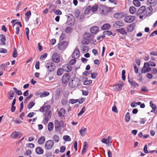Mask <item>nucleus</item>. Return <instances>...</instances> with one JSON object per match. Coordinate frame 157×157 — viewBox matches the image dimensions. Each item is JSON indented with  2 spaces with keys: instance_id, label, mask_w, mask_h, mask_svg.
<instances>
[{
  "instance_id": "obj_1",
  "label": "nucleus",
  "mask_w": 157,
  "mask_h": 157,
  "mask_svg": "<svg viewBox=\"0 0 157 157\" xmlns=\"http://www.w3.org/2000/svg\"><path fill=\"white\" fill-rule=\"evenodd\" d=\"M81 85L80 81L77 78H74L69 83V86L71 88H75Z\"/></svg>"
},
{
  "instance_id": "obj_2",
  "label": "nucleus",
  "mask_w": 157,
  "mask_h": 157,
  "mask_svg": "<svg viewBox=\"0 0 157 157\" xmlns=\"http://www.w3.org/2000/svg\"><path fill=\"white\" fill-rule=\"evenodd\" d=\"M136 14L137 15L140 16V19H142L144 17H146L147 15L146 12L145 11V6H141L138 10Z\"/></svg>"
},
{
  "instance_id": "obj_3",
  "label": "nucleus",
  "mask_w": 157,
  "mask_h": 157,
  "mask_svg": "<svg viewBox=\"0 0 157 157\" xmlns=\"http://www.w3.org/2000/svg\"><path fill=\"white\" fill-rule=\"evenodd\" d=\"M98 8V5H95L92 6H89L86 8L85 12L87 13H89L90 11H91L92 12H95L97 11Z\"/></svg>"
},
{
  "instance_id": "obj_4",
  "label": "nucleus",
  "mask_w": 157,
  "mask_h": 157,
  "mask_svg": "<svg viewBox=\"0 0 157 157\" xmlns=\"http://www.w3.org/2000/svg\"><path fill=\"white\" fill-rule=\"evenodd\" d=\"M51 115L52 113L50 110H48L46 111L44 114V118L43 121L45 124H46L48 123L51 117Z\"/></svg>"
},
{
  "instance_id": "obj_5",
  "label": "nucleus",
  "mask_w": 157,
  "mask_h": 157,
  "mask_svg": "<svg viewBox=\"0 0 157 157\" xmlns=\"http://www.w3.org/2000/svg\"><path fill=\"white\" fill-rule=\"evenodd\" d=\"M45 67L47 68L48 71L52 72L54 71L56 68L55 64L51 62L47 63L45 65Z\"/></svg>"
},
{
  "instance_id": "obj_6",
  "label": "nucleus",
  "mask_w": 157,
  "mask_h": 157,
  "mask_svg": "<svg viewBox=\"0 0 157 157\" xmlns=\"http://www.w3.org/2000/svg\"><path fill=\"white\" fill-rule=\"evenodd\" d=\"M54 145V142L52 140H49L46 141L44 147L46 150L51 149Z\"/></svg>"
},
{
  "instance_id": "obj_7",
  "label": "nucleus",
  "mask_w": 157,
  "mask_h": 157,
  "mask_svg": "<svg viewBox=\"0 0 157 157\" xmlns=\"http://www.w3.org/2000/svg\"><path fill=\"white\" fill-rule=\"evenodd\" d=\"M151 70V68L149 67V65L148 63H144V67H143L141 70L142 73H145L150 72Z\"/></svg>"
},
{
  "instance_id": "obj_8",
  "label": "nucleus",
  "mask_w": 157,
  "mask_h": 157,
  "mask_svg": "<svg viewBox=\"0 0 157 157\" xmlns=\"http://www.w3.org/2000/svg\"><path fill=\"white\" fill-rule=\"evenodd\" d=\"M52 61L54 63H59L60 60V56L57 53L54 52L52 56Z\"/></svg>"
},
{
  "instance_id": "obj_9",
  "label": "nucleus",
  "mask_w": 157,
  "mask_h": 157,
  "mask_svg": "<svg viewBox=\"0 0 157 157\" xmlns=\"http://www.w3.org/2000/svg\"><path fill=\"white\" fill-rule=\"evenodd\" d=\"M55 130L56 132H59L61 130L62 125L61 122L58 120H56L55 121Z\"/></svg>"
},
{
  "instance_id": "obj_10",
  "label": "nucleus",
  "mask_w": 157,
  "mask_h": 157,
  "mask_svg": "<svg viewBox=\"0 0 157 157\" xmlns=\"http://www.w3.org/2000/svg\"><path fill=\"white\" fill-rule=\"evenodd\" d=\"M68 46V43L65 41H63L59 44L58 48L60 50L65 49Z\"/></svg>"
},
{
  "instance_id": "obj_11",
  "label": "nucleus",
  "mask_w": 157,
  "mask_h": 157,
  "mask_svg": "<svg viewBox=\"0 0 157 157\" xmlns=\"http://www.w3.org/2000/svg\"><path fill=\"white\" fill-rule=\"evenodd\" d=\"M99 10L101 14L106 15L109 12L107 7L104 5H101L99 7Z\"/></svg>"
},
{
  "instance_id": "obj_12",
  "label": "nucleus",
  "mask_w": 157,
  "mask_h": 157,
  "mask_svg": "<svg viewBox=\"0 0 157 157\" xmlns=\"http://www.w3.org/2000/svg\"><path fill=\"white\" fill-rule=\"evenodd\" d=\"M71 77L68 73H66L63 76L62 79V81L63 83L65 84L67 83Z\"/></svg>"
},
{
  "instance_id": "obj_13",
  "label": "nucleus",
  "mask_w": 157,
  "mask_h": 157,
  "mask_svg": "<svg viewBox=\"0 0 157 157\" xmlns=\"http://www.w3.org/2000/svg\"><path fill=\"white\" fill-rule=\"evenodd\" d=\"M135 17L134 16H126L124 19V21L127 23H131L135 20Z\"/></svg>"
},
{
  "instance_id": "obj_14",
  "label": "nucleus",
  "mask_w": 157,
  "mask_h": 157,
  "mask_svg": "<svg viewBox=\"0 0 157 157\" xmlns=\"http://www.w3.org/2000/svg\"><path fill=\"white\" fill-rule=\"evenodd\" d=\"M124 85V82H122L121 83H118L114 86V89L115 91H120L122 89Z\"/></svg>"
},
{
  "instance_id": "obj_15",
  "label": "nucleus",
  "mask_w": 157,
  "mask_h": 157,
  "mask_svg": "<svg viewBox=\"0 0 157 157\" xmlns=\"http://www.w3.org/2000/svg\"><path fill=\"white\" fill-rule=\"evenodd\" d=\"M62 68L64 71L67 72H70L72 69L71 66L68 64H66L63 65Z\"/></svg>"
},
{
  "instance_id": "obj_16",
  "label": "nucleus",
  "mask_w": 157,
  "mask_h": 157,
  "mask_svg": "<svg viewBox=\"0 0 157 157\" xmlns=\"http://www.w3.org/2000/svg\"><path fill=\"white\" fill-rule=\"evenodd\" d=\"M80 55V52L78 49L75 48L72 55L73 58L75 59L78 58Z\"/></svg>"
},
{
  "instance_id": "obj_17",
  "label": "nucleus",
  "mask_w": 157,
  "mask_h": 157,
  "mask_svg": "<svg viewBox=\"0 0 157 157\" xmlns=\"http://www.w3.org/2000/svg\"><path fill=\"white\" fill-rule=\"evenodd\" d=\"M124 25V23L122 21H116L113 26L114 27L117 28L123 27Z\"/></svg>"
},
{
  "instance_id": "obj_18",
  "label": "nucleus",
  "mask_w": 157,
  "mask_h": 157,
  "mask_svg": "<svg viewBox=\"0 0 157 157\" xmlns=\"http://www.w3.org/2000/svg\"><path fill=\"white\" fill-rule=\"evenodd\" d=\"M147 6H155L157 4V0H147Z\"/></svg>"
},
{
  "instance_id": "obj_19",
  "label": "nucleus",
  "mask_w": 157,
  "mask_h": 157,
  "mask_svg": "<svg viewBox=\"0 0 157 157\" xmlns=\"http://www.w3.org/2000/svg\"><path fill=\"white\" fill-rule=\"evenodd\" d=\"M21 135L22 134L21 133L15 131L11 134V136L12 137L15 139L17 138H20Z\"/></svg>"
},
{
  "instance_id": "obj_20",
  "label": "nucleus",
  "mask_w": 157,
  "mask_h": 157,
  "mask_svg": "<svg viewBox=\"0 0 157 157\" xmlns=\"http://www.w3.org/2000/svg\"><path fill=\"white\" fill-rule=\"evenodd\" d=\"M148 6L146 9L145 8V11L146 12L147 16L150 14L153 10L152 7H154V6Z\"/></svg>"
},
{
  "instance_id": "obj_21",
  "label": "nucleus",
  "mask_w": 157,
  "mask_h": 157,
  "mask_svg": "<svg viewBox=\"0 0 157 157\" xmlns=\"http://www.w3.org/2000/svg\"><path fill=\"white\" fill-rule=\"evenodd\" d=\"M90 32L93 34H95L99 31V28L97 26H94L90 29Z\"/></svg>"
},
{
  "instance_id": "obj_22",
  "label": "nucleus",
  "mask_w": 157,
  "mask_h": 157,
  "mask_svg": "<svg viewBox=\"0 0 157 157\" xmlns=\"http://www.w3.org/2000/svg\"><path fill=\"white\" fill-rule=\"evenodd\" d=\"M135 26V25L134 23H132L128 25L127 28V31L128 32H132V31Z\"/></svg>"
},
{
  "instance_id": "obj_23",
  "label": "nucleus",
  "mask_w": 157,
  "mask_h": 157,
  "mask_svg": "<svg viewBox=\"0 0 157 157\" xmlns=\"http://www.w3.org/2000/svg\"><path fill=\"white\" fill-rule=\"evenodd\" d=\"M36 153L39 155L42 154L44 153L43 149L40 147H37L35 149Z\"/></svg>"
},
{
  "instance_id": "obj_24",
  "label": "nucleus",
  "mask_w": 157,
  "mask_h": 157,
  "mask_svg": "<svg viewBox=\"0 0 157 157\" xmlns=\"http://www.w3.org/2000/svg\"><path fill=\"white\" fill-rule=\"evenodd\" d=\"M14 94H15L13 90H10L8 92L7 96L9 99L12 100L13 99Z\"/></svg>"
},
{
  "instance_id": "obj_25",
  "label": "nucleus",
  "mask_w": 157,
  "mask_h": 157,
  "mask_svg": "<svg viewBox=\"0 0 157 157\" xmlns=\"http://www.w3.org/2000/svg\"><path fill=\"white\" fill-rule=\"evenodd\" d=\"M75 22L74 18H69L67 22V25H74Z\"/></svg>"
},
{
  "instance_id": "obj_26",
  "label": "nucleus",
  "mask_w": 157,
  "mask_h": 157,
  "mask_svg": "<svg viewBox=\"0 0 157 157\" xmlns=\"http://www.w3.org/2000/svg\"><path fill=\"white\" fill-rule=\"evenodd\" d=\"M123 16V13L122 12L117 13H115L113 15V17L117 19L121 18Z\"/></svg>"
},
{
  "instance_id": "obj_27",
  "label": "nucleus",
  "mask_w": 157,
  "mask_h": 157,
  "mask_svg": "<svg viewBox=\"0 0 157 157\" xmlns=\"http://www.w3.org/2000/svg\"><path fill=\"white\" fill-rule=\"evenodd\" d=\"M58 115L59 117L64 116L65 113V110L63 108H61L58 112Z\"/></svg>"
},
{
  "instance_id": "obj_28",
  "label": "nucleus",
  "mask_w": 157,
  "mask_h": 157,
  "mask_svg": "<svg viewBox=\"0 0 157 157\" xmlns=\"http://www.w3.org/2000/svg\"><path fill=\"white\" fill-rule=\"evenodd\" d=\"M110 25L108 23H106L103 25L101 27V28L102 30H107L110 28Z\"/></svg>"
},
{
  "instance_id": "obj_29",
  "label": "nucleus",
  "mask_w": 157,
  "mask_h": 157,
  "mask_svg": "<svg viewBox=\"0 0 157 157\" xmlns=\"http://www.w3.org/2000/svg\"><path fill=\"white\" fill-rule=\"evenodd\" d=\"M117 31L119 33L122 35L126 34L127 33V32L124 28H120L117 29Z\"/></svg>"
},
{
  "instance_id": "obj_30",
  "label": "nucleus",
  "mask_w": 157,
  "mask_h": 157,
  "mask_svg": "<svg viewBox=\"0 0 157 157\" xmlns=\"http://www.w3.org/2000/svg\"><path fill=\"white\" fill-rule=\"evenodd\" d=\"M45 138L44 136H41L38 140V143L40 144H42L44 143Z\"/></svg>"
},
{
  "instance_id": "obj_31",
  "label": "nucleus",
  "mask_w": 157,
  "mask_h": 157,
  "mask_svg": "<svg viewBox=\"0 0 157 157\" xmlns=\"http://www.w3.org/2000/svg\"><path fill=\"white\" fill-rule=\"evenodd\" d=\"M128 82L131 86L133 87H135L136 86H137V87L139 86V85L135 81H131L130 80H128Z\"/></svg>"
},
{
  "instance_id": "obj_32",
  "label": "nucleus",
  "mask_w": 157,
  "mask_h": 157,
  "mask_svg": "<svg viewBox=\"0 0 157 157\" xmlns=\"http://www.w3.org/2000/svg\"><path fill=\"white\" fill-rule=\"evenodd\" d=\"M87 130V129L84 127H82V128L81 129L80 131V133L82 136H84Z\"/></svg>"
},
{
  "instance_id": "obj_33",
  "label": "nucleus",
  "mask_w": 157,
  "mask_h": 157,
  "mask_svg": "<svg viewBox=\"0 0 157 157\" xmlns=\"http://www.w3.org/2000/svg\"><path fill=\"white\" fill-rule=\"evenodd\" d=\"M48 129L51 132L52 131L54 128V125L53 123L52 122H49L48 124Z\"/></svg>"
},
{
  "instance_id": "obj_34",
  "label": "nucleus",
  "mask_w": 157,
  "mask_h": 157,
  "mask_svg": "<svg viewBox=\"0 0 157 157\" xmlns=\"http://www.w3.org/2000/svg\"><path fill=\"white\" fill-rule=\"evenodd\" d=\"M129 12L132 14H134L136 12V10L135 7L133 6H131L129 8Z\"/></svg>"
},
{
  "instance_id": "obj_35",
  "label": "nucleus",
  "mask_w": 157,
  "mask_h": 157,
  "mask_svg": "<svg viewBox=\"0 0 157 157\" xmlns=\"http://www.w3.org/2000/svg\"><path fill=\"white\" fill-rule=\"evenodd\" d=\"M63 71L64 70L62 68H59L57 71V75L58 76H60L62 75L63 73Z\"/></svg>"
},
{
  "instance_id": "obj_36",
  "label": "nucleus",
  "mask_w": 157,
  "mask_h": 157,
  "mask_svg": "<svg viewBox=\"0 0 157 157\" xmlns=\"http://www.w3.org/2000/svg\"><path fill=\"white\" fill-rule=\"evenodd\" d=\"M130 119V116L129 114V112H128L126 113L125 115V121L127 122H128L129 121Z\"/></svg>"
},
{
  "instance_id": "obj_37",
  "label": "nucleus",
  "mask_w": 157,
  "mask_h": 157,
  "mask_svg": "<svg viewBox=\"0 0 157 157\" xmlns=\"http://www.w3.org/2000/svg\"><path fill=\"white\" fill-rule=\"evenodd\" d=\"M50 106L49 105L42 106L40 108V111L41 112H43L44 111L45 109L46 108L47 109H50Z\"/></svg>"
},
{
  "instance_id": "obj_38",
  "label": "nucleus",
  "mask_w": 157,
  "mask_h": 157,
  "mask_svg": "<svg viewBox=\"0 0 157 157\" xmlns=\"http://www.w3.org/2000/svg\"><path fill=\"white\" fill-rule=\"evenodd\" d=\"M141 104V102L138 101L137 102H132L131 104V106L132 107H136L137 105H140Z\"/></svg>"
},
{
  "instance_id": "obj_39",
  "label": "nucleus",
  "mask_w": 157,
  "mask_h": 157,
  "mask_svg": "<svg viewBox=\"0 0 157 157\" xmlns=\"http://www.w3.org/2000/svg\"><path fill=\"white\" fill-rule=\"evenodd\" d=\"M52 139L56 143L58 142L59 140V136L57 135H54L53 136Z\"/></svg>"
},
{
  "instance_id": "obj_40",
  "label": "nucleus",
  "mask_w": 157,
  "mask_h": 157,
  "mask_svg": "<svg viewBox=\"0 0 157 157\" xmlns=\"http://www.w3.org/2000/svg\"><path fill=\"white\" fill-rule=\"evenodd\" d=\"M72 29L71 27H68L66 28L65 29V32L67 33H70L72 32Z\"/></svg>"
},
{
  "instance_id": "obj_41",
  "label": "nucleus",
  "mask_w": 157,
  "mask_h": 157,
  "mask_svg": "<svg viewBox=\"0 0 157 157\" xmlns=\"http://www.w3.org/2000/svg\"><path fill=\"white\" fill-rule=\"evenodd\" d=\"M133 3V4L137 7H139L140 5V2L138 0H134Z\"/></svg>"
},
{
  "instance_id": "obj_42",
  "label": "nucleus",
  "mask_w": 157,
  "mask_h": 157,
  "mask_svg": "<svg viewBox=\"0 0 157 157\" xmlns=\"http://www.w3.org/2000/svg\"><path fill=\"white\" fill-rule=\"evenodd\" d=\"M49 94V93L47 91H44L40 95V98H43L48 96Z\"/></svg>"
},
{
  "instance_id": "obj_43",
  "label": "nucleus",
  "mask_w": 157,
  "mask_h": 157,
  "mask_svg": "<svg viewBox=\"0 0 157 157\" xmlns=\"http://www.w3.org/2000/svg\"><path fill=\"white\" fill-rule=\"evenodd\" d=\"M80 12L78 9L75 10L74 13V15L76 18H78L79 16Z\"/></svg>"
},
{
  "instance_id": "obj_44",
  "label": "nucleus",
  "mask_w": 157,
  "mask_h": 157,
  "mask_svg": "<svg viewBox=\"0 0 157 157\" xmlns=\"http://www.w3.org/2000/svg\"><path fill=\"white\" fill-rule=\"evenodd\" d=\"M63 139L66 141H70L71 140L70 137L67 135L64 136L63 137Z\"/></svg>"
},
{
  "instance_id": "obj_45",
  "label": "nucleus",
  "mask_w": 157,
  "mask_h": 157,
  "mask_svg": "<svg viewBox=\"0 0 157 157\" xmlns=\"http://www.w3.org/2000/svg\"><path fill=\"white\" fill-rule=\"evenodd\" d=\"M67 100L66 98H62L61 100V103L62 105H67Z\"/></svg>"
},
{
  "instance_id": "obj_46",
  "label": "nucleus",
  "mask_w": 157,
  "mask_h": 157,
  "mask_svg": "<svg viewBox=\"0 0 157 157\" xmlns=\"http://www.w3.org/2000/svg\"><path fill=\"white\" fill-rule=\"evenodd\" d=\"M86 110V107L85 106H84L82 107L81 110L80 112L78 113V116H80L82 115L85 112Z\"/></svg>"
},
{
  "instance_id": "obj_47",
  "label": "nucleus",
  "mask_w": 157,
  "mask_h": 157,
  "mask_svg": "<svg viewBox=\"0 0 157 157\" xmlns=\"http://www.w3.org/2000/svg\"><path fill=\"white\" fill-rule=\"evenodd\" d=\"M55 13L57 15H61L62 14L61 11L59 10L55 9L54 10Z\"/></svg>"
},
{
  "instance_id": "obj_48",
  "label": "nucleus",
  "mask_w": 157,
  "mask_h": 157,
  "mask_svg": "<svg viewBox=\"0 0 157 157\" xmlns=\"http://www.w3.org/2000/svg\"><path fill=\"white\" fill-rule=\"evenodd\" d=\"M47 53H44L41 55L40 57V59L42 60H44L47 57Z\"/></svg>"
},
{
  "instance_id": "obj_49",
  "label": "nucleus",
  "mask_w": 157,
  "mask_h": 157,
  "mask_svg": "<svg viewBox=\"0 0 157 157\" xmlns=\"http://www.w3.org/2000/svg\"><path fill=\"white\" fill-rule=\"evenodd\" d=\"M6 40V37H2L0 39V41L1 42V45H6V43L5 42Z\"/></svg>"
},
{
  "instance_id": "obj_50",
  "label": "nucleus",
  "mask_w": 157,
  "mask_h": 157,
  "mask_svg": "<svg viewBox=\"0 0 157 157\" xmlns=\"http://www.w3.org/2000/svg\"><path fill=\"white\" fill-rule=\"evenodd\" d=\"M92 82V81L91 80H89L85 81L83 82V84L85 85H88L90 84Z\"/></svg>"
},
{
  "instance_id": "obj_51",
  "label": "nucleus",
  "mask_w": 157,
  "mask_h": 157,
  "mask_svg": "<svg viewBox=\"0 0 157 157\" xmlns=\"http://www.w3.org/2000/svg\"><path fill=\"white\" fill-rule=\"evenodd\" d=\"M66 38V35L65 33H62L59 38L60 40H65Z\"/></svg>"
},
{
  "instance_id": "obj_52",
  "label": "nucleus",
  "mask_w": 157,
  "mask_h": 157,
  "mask_svg": "<svg viewBox=\"0 0 157 157\" xmlns=\"http://www.w3.org/2000/svg\"><path fill=\"white\" fill-rule=\"evenodd\" d=\"M82 50L83 52H87L89 50V47L84 45L83 47Z\"/></svg>"
},
{
  "instance_id": "obj_53",
  "label": "nucleus",
  "mask_w": 157,
  "mask_h": 157,
  "mask_svg": "<svg viewBox=\"0 0 157 157\" xmlns=\"http://www.w3.org/2000/svg\"><path fill=\"white\" fill-rule=\"evenodd\" d=\"M35 103L33 102H30L28 105V108L29 109H30L32 108V107L34 106Z\"/></svg>"
},
{
  "instance_id": "obj_54",
  "label": "nucleus",
  "mask_w": 157,
  "mask_h": 157,
  "mask_svg": "<svg viewBox=\"0 0 157 157\" xmlns=\"http://www.w3.org/2000/svg\"><path fill=\"white\" fill-rule=\"evenodd\" d=\"M103 34L108 36H110L112 34V33L111 31H105L103 32Z\"/></svg>"
},
{
  "instance_id": "obj_55",
  "label": "nucleus",
  "mask_w": 157,
  "mask_h": 157,
  "mask_svg": "<svg viewBox=\"0 0 157 157\" xmlns=\"http://www.w3.org/2000/svg\"><path fill=\"white\" fill-rule=\"evenodd\" d=\"M98 74L97 73L94 72L91 73V77L93 79H95L97 76Z\"/></svg>"
},
{
  "instance_id": "obj_56",
  "label": "nucleus",
  "mask_w": 157,
  "mask_h": 157,
  "mask_svg": "<svg viewBox=\"0 0 157 157\" xmlns=\"http://www.w3.org/2000/svg\"><path fill=\"white\" fill-rule=\"evenodd\" d=\"M78 99H71L69 100V102L71 104H74L77 103L78 102Z\"/></svg>"
},
{
  "instance_id": "obj_57",
  "label": "nucleus",
  "mask_w": 157,
  "mask_h": 157,
  "mask_svg": "<svg viewBox=\"0 0 157 157\" xmlns=\"http://www.w3.org/2000/svg\"><path fill=\"white\" fill-rule=\"evenodd\" d=\"M152 101H151L150 102V106L153 109H157L156 106V105L152 103Z\"/></svg>"
},
{
  "instance_id": "obj_58",
  "label": "nucleus",
  "mask_w": 157,
  "mask_h": 157,
  "mask_svg": "<svg viewBox=\"0 0 157 157\" xmlns=\"http://www.w3.org/2000/svg\"><path fill=\"white\" fill-rule=\"evenodd\" d=\"M17 56V51L15 48H14L13 53V57L16 58Z\"/></svg>"
},
{
  "instance_id": "obj_59",
  "label": "nucleus",
  "mask_w": 157,
  "mask_h": 157,
  "mask_svg": "<svg viewBox=\"0 0 157 157\" xmlns=\"http://www.w3.org/2000/svg\"><path fill=\"white\" fill-rule=\"evenodd\" d=\"M31 151L30 150L28 149L26 150V151L24 153V155H29L31 154Z\"/></svg>"
},
{
  "instance_id": "obj_60",
  "label": "nucleus",
  "mask_w": 157,
  "mask_h": 157,
  "mask_svg": "<svg viewBox=\"0 0 157 157\" xmlns=\"http://www.w3.org/2000/svg\"><path fill=\"white\" fill-rule=\"evenodd\" d=\"M7 52V51L6 49L2 48H0V53H6Z\"/></svg>"
},
{
  "instance_id": "obj_61",
  "label": "nucleus",
  "mask_w": 157,
  "mask_h": 157,
  "mask_svg": "<svg viewBox=\"0 0 157 157\" xmlns=\"http://www.w3.org/2000/svg\"><path fill=\"white\" fill-rule=\"evenodd\" d=\"M148 64L149 65V66H150L153 67H155L156 64L154 62L152 61H149V62H147Z\"/></svg>"
},
{
  "instance_id": "obj_62",
  "label": "nucleus",
  "mask_w": 157,
  "mask_h": 157,
  "mask_svg": "<svg viewBox=\"0 0 157 157\" xmlns=\"http://www.w3.org/2000/svg\"><path fill=\"white\" fill-rule=\"evenodd\" d=\"M26 146L29 148H33L34 147V144L32 143H29L26 144Z\"/></svg>"
},
{
  "instance_id": "obj_63",
  "label": "nucleus",
  "mask_w": 157,
  "mask_h": 157,
  "mask_svg": "<svg viewBox=\"0 0 157 157\" xmlns=\"http://www.w3.org/2000/svg\"><path fill=\"white\" fill-rule=\"evenodd\" d=\"M76 62V59L74 58V59H72L69 62V63L70 64L73 65L75 64V63Z\"/></svg>"
},
{
  "instance_id": "obj_64",
  "label": "nucleus",
  "mask_w": 157,
  "mask_h": 157,
  "mask_svg": "<svg viewBox=\"0 0 157 157\" xmlns=\"http://www.w3.org/2000/svg\"><path fill=\"white\" fill-rule=\"evenodd\" d=\"M152 74L153 75L156 74L157 73V69L155 68H153L151 71Z\"/></svg>"
}]
</instances>
